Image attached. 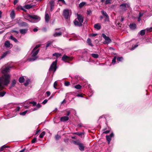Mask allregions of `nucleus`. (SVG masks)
I'll list each match as a JSON object with an SVG mask.
<instances>
[{
    "instance_id": "obj_18",
    "label": "nucleus",
    "mask_w": 152,
    "mask_h": 152,
    "mask_svg": "<svg viewBox=\"0 0 152 152\" xmlns=\"http://www.w3.org/2000/svg\"><path fill=\"white\" fill-rule=\"evenodd\" d=\"M10 69L9 67H6L4 68L2 71V72L4 75L7 74V72L10 71Z\"/></svg>"
},
{
    "instance_id": "obj_47",
    "label": "nucleus",
    "mask_w": 152,
    "mask_h": 152,
    "mask_svg": "<svg viewBox=\"0 0 152 152\" xmlns=\"http://www.w3.org/2000/svg\"><path fill=\"white\" fill-rule=\"evenodd\" d=\"M146 30L148 32H151L152 31V27L147 28L146 29Z\"/></svg>"
},
{
    "instance_id": "obj_43",
    "label": "nucleus",
    "mask_w": 152,
    "mask_h": 152,
    "mask_svg": "<svg viewBox=\"0 0 152 152\" xmlns=\"http://www.w3.org/2000/svg\"><path fill=\"white\" fill-rule=\"evenodd\" d=\"M29 82L30 80L29 79L27 80H26L25 82L24 83V85L26 86H27L29 84Z\"/></svg>"
},
{
    "instance_id": "obj_12",
    "label": "nucleus",
    "mask_w": 152,
    "mask_h": 152,
    "mask_svg": "<svg viewBox=\"0 0 152 152\" xmlns=\"http://www.w3.org/2000/svg\"><path fill=\"white\" fill-rule=\"evenodd\" d=\"M10 148V146L6 145H3L0 148V152H6L7 151L6 148Z\"/></svg>"
},
{
    "instance_id": "obj_41",
    "label": "nucleus",
    "mask_w": 152,
    "mask_h": 152,
    "mask_svg": "<svg viewBox=\"0 0 152 152\" xmlns=\"http://www.w3.org/2000/svg\"><path fill=\"white\" fill-rule=\"evenodd\" d=\"M20 26H28L27 23L25 22H23L20 23Z\"/></svg>"
},
{
    "instance_id": "obj_64",
    "label": "nucleus",
    "mask_w": 152,
    "mask_h": 152,
    "mask_svg": "<svg viewBox=\"0 0 152 152\" xmlns=\"http://www.w3.org/2000/svg\"><path fill=\"white\" fill-rule=\"evenodd\" d=\"M48 101V100H47V99H45L42 102V104H45L47 103Z\"/></svg>"
},
{
    "instance_id": "obj_7",
    "label": "nucleus",
    "mask_w": 152,
    "mask_h": 152,
    "mask_svg": "<svg viewBox=\"0 0 152 152\" xmlns=\"http://www.w3.org/2000/svg\"><path fill=\"white\" fill-rule=\"evenodd\" d=\"M102 37L105 39V41L103 42L104 44H108L111 42V40L110 38L108 37H107L104 34H102Z\"/></svg>"
},
{
    "instance_id": "obj_35",
    "label": "nucleus",
    "mask_w": 152,
    "mask_h": 152,
    "mask_svg": "<svg viewBox=\"0 0 152 152\" xmlns=\"http://www.w3.org/2000/svg\"><path fill=\"white\" fill-rule=\"evenodd\" d=\"M145 30H146V29L145 30H141L140 31V34L142 36H143L145 34Z\"/></svg>"
},
{
    "instance_id": "obj_59",
    "label": "nucleus",
    "mask_w": 152,
    "mask_h": 152,
    "mask_svg": "<svg viewBox=\"0 0 152 152\" xmlns=\"http://www.w3.org/2000/svg\"><path fill=\"white\" fill-rule=\"evenodd\" d=\"M104 20L105 22L107 21H108L109 20V17L108 16L107 17H105V18Z\"/></svg>"
},
{
    "instance_id": "obj_32",
    "label": "nucleus",
    "mask_w": 152,
    "mask_h": 152,
    "mask_svg": "<svg viewBox=\"0 0 152 152\" xmlns=\"http://www.w3.org/2000/svg\"><path fill=\"white\" fill-rule=\"evenodd\" d=\"M53 87L54 88L56 89H58V83L57 81H55L53 84Z\"/></svg>"
},
{
    "instance_id": "obj_20",
    "label": "nucleus",
    "mask_w": 152,
    "mask_h": 152,
    "mask_svg": "<svg viewBox=\"0 0 152 152\" xmlns=\"http://www.w3.org/2000/svg\"><path fill=\"white\" fill-rule=\"evenodd\" d=\"M52 56H56V58H57L58 57L61 56H62V54L61 53H53Z\"/></svg>"
},
{
    "instance_id": "obj_55",
    "label": "nucleus",
    "mask_w": 152,
    "mask_h": 152,
    "mask_svg": "<svg viewBox=\"0 0 152 152\" xmlns=\"http://www.w3.org/2000/svg\"><path fill=\"white\" fill-rule=\"evenodd\" d=\"M146 12L145 11V12ZM144 12H140L139 14V17L141 18L143 15L144 14Z\"/></svg>"
},
{
    "instance_id": "obj_33",
    "label": "nucleus",
    "mask_w": 152,
    "mask_h": 152,
    "mask_svg": "<svg viewBox=\"0 0 152 152\" xmlns=\"http://www.w3.org/2000/svg\"><path fill=\"white\" fill-rule=\"evenodd\" d=\"M73 134H76L79 136H81L84 134V133L83 132H77L74 133Z\"/></svg>"
},
{
    "instance_id": "obj_31",
    "label": "nucleus",
    "mask_w": 152,
    "mask_h": 152,
    "mask_svg": "<svg viewBox=\"0 0 152 152\" xmlns=\"http://www.w3.org/2000/svg\"><path fill=\"white\" fill-rule=\"evenodd\" d=\"M10 39L13 40L15 42L17 43L18 42V40L13 36H11L10 37Z\"/></svg>"
},
{
    "instance_id": "obj_23",
    "label": "nucleus",
    "mask_w": 152,
    "mask_h": 152,
    "mask_svg": "<svg viewBox=\"0 0 152 152\" xmlns=\"http://www.w3.org/2000/svg\"><path fill=\"white\" fill-rule=\"evenodd\" d=\"M87 42L89 45L92 47L93 46V45L91 43V41L90 39L88 38L87 39Z\"/></svg>"
},
{
    "instance_id": "obj_48",
    "label": "nucleus",
    "mask_w": 152,
    "mask_h": 152,
    "mask_svg": "<svg viewBox=\"0 0 152 152\" xmlns=\"http://www.w3.org/2000/svg\"><path fill=\"white\" fill-rule=\"evenodd\" d=\"M27 110H26L23 112H22V113H20V114L21 115H24L26 114L27 113Z\"/></svg>"
},
{
    "instance_id": "obj_44",
    "label": "nucleus",
    "mask_w": 152,
    "mask_h": 152,
    "mask_svg": "<svg viewBox=\"0 0 152 152\" xmlns=\"http://www.w3.org/2000/svg\"><path fill=\"white\" fill-rule=\"evenodd\" d=\"M75 88L77 89H80L81 88L82 86L79 84H77L75 86Z\"/></svg>"
},
{
    "instance_id": "obj_5",
    "label": "nucleus",
    "mask_w": 152,
    "mask_h": 152,
    "mask_svg": "<svg viewBox=\"0 0 152 152\" xmlns=\"http://www.w3.org/2000/svg\"><path fill=\"white\" fill-rule=\"evenodd\" d=\"M74 143L78 146L79 149L81 151H84L85 146L84 144L81 142L79 141H74Z\"/></svg>"
},
{
    "instance_id": "obj_21",
    "label": "nucleus",
    "mask_w": 152,
    "mask_h": 152,
    "mask_svg": "<svg viewBox=\"0 0 152 152\" xmlns=\"http://www.w3.org/2000/svg\"><path fill=\"white\" fill-rule=\"evenodd\" d=\"M94 28L97 30H99L101 28V26L99 23L95 24L94 25Z\"/></svg>"
},
{
    "instance_id": "obj_30",
    "label": "nucleus",
    "mask_w": 152,
    "mask_h": 152,
    "mask_svg": "<svg viewBox=\"0 0 152 152\" xmlns=\"http://www.w3.org/2000/svg\"><path fill=\"white\" fill-rule=\"evenodd\" d=\"M75 78L76 80H77L78 81L80 80H83V78L78 75H76L75 76Z\"/></svg>"
},
{
    "instance_id": "obj_58",
    "label": "nucleus",
    "mask_w": 152,
    "mask_h": 152,
    "mask_svg": "<svg viewBox=\"0 0 152 152\" xmlns=\"http://www.w3.org/2000/svg\"><path fill=\"white\" fill-rule=\"evenodd\" d=\"M29 103L30 104H33V106H35L37 104L36 102H34V101L30 102Z\"/></svg>"
},
{
    "instance_id": "obj_10",
    "label": "nucleus",
    "mask_w": 152,
    "mask_h": 152,
    "mask_svg": "<svg viewBox=\"0 0 152 152\" xmlns=\"http://www.w3.org/2000/svg\"><path fill=\"white\" fill-rule=\"evenodd\" d=\"M49 4L50 8V11H52L54 8L55 0H51L49 2Z\"/></svg>"
},
{
    "instance_id": "obj_11",
    "label": "nucleus",
    "mask_w": 152,
    "mask_h": 152,
    "mask_svg": "<svg viewBox=\"0 0 152 152\" xmlns=\"http://www.w3.org/2000/svg\"><path fill=\"white\" fill-rule=\"evenodd\" d=\"M114 134L113 133H111L109 135H106V140L108 142V144H109L110 143L111 140V138L113 137Z\"/></svg>"
},
{
    "instance_id": "obj_62",
    "label": "nucleus",
    "mask_w": 152,
    "mask_h": 152,
    "mask_svg": "<svg viewBox=\"0 0 152 152\" xmlns=\"http://www.w3.org/2000/svg\"><path fill=\"white\" fill-rule=\"evenodd\" d=\"M37 140V139L36 138H34L31 141V143H33L35 142Z\"/></svg>"
},
{
    "instance_id": "obj_16",
    "label": "nucleus",
    "mask_w": 152,
    "mask_h": 152,
    "mask_svg": "<svg viewBox=\"0 0 152 152\" xmlns=\"http://www.w3.org/2000/svg\"><path fill=\"white\" fill-rule=\"evenodd\" d=\"M129 5L126 3L122 4L120 5L121 8L124 10H125L126 8H129Z\"/></svg>"
},
{
    "instance_id": "obj_52",
    "label": "nucleus",
    "mask_w": 152,
    "mask_h": 152,
    "mask_svg": "<svg viewBox=\"0 0 152 152\" xmlns=\"http://www.w3.org/2000/svg\"><path fill=\"white\" fill-rule=\"evenodd\" d=\"M138 45H134V46L133 45L132 46V48L130 49L131 50H134L138 46Z\"/></svg>"
},
{
    "instance_id": "obj_2",
    "label": "nucleus",
    "mask_w": 152,
    "mask_h": 152,
    "mask_svg": "<svg viewBox=\"0 0 152 152\" xmlns=\"http://www.w3.org/2000/svg\"><path fill=\"white\" fill-rule=\"evenodd\" d=\"M84 17L80 14H77V18H76L74 21V25L75 26L80 27L83 25Z\"/></svg>"
},
{
    "instance_id": "obj_27",
    "label": "nucleus",
    "mask_w": 152,
    "mask_h": 152,
    "mask_svg": "<svg viewBox=\"0 0 152 152\" xmlns=\"http://www.w3.org/2000/svg\"><path fill=\"white\" fill-rule=\"evenodd\" d=\"M25 81V79L23 76L21 77L19 79V81L20 83H23Z\"/></svg>"
},
{
    "instance_id": "obj_60",
    "label": "nucleus",
    "mask_w": 152,
    "mask_h": 152,
    "mask_svg": "<svg viewBox=\"0 0 152 152\" xmlns=\"http://www.w3.org/2000/svg\"><path fill=\"white\" fill-rule=\"evenodd\" d=\"M110 132V130H108L106 131H105L103 132V134H107L109 133Z\"/></svg>"
},
{
    "instance_id": "obj_57",
    "label": "nucleus",
    "mask_w": 152,
    "mask_h": 152,
    "mask_svg": "<svg viewBox=\"0 0 152 152\" xmlns=\"http://www.w3.org/2000/svg\"><path fill=\"white\" fill-rule=\"evenodd\" d=\"M97 35V34H89V36L94 37L96 36Z\"/></svg>"
},
{
    "instance_id": "obj_29",
    "label": "nucleus",
    "mask_w": 152,
    "mask_h": 152,
    "mask_svg": "<svg viewBox=\"0 0 152 152\" xmlns=\"http://www.w3.org/2000/svg\"><path fill=\"white\" fill-rule=\"evenodd\" d=\"M58 1L59 2V4L60 6L66 4L65 1L64 0H58Z\"/></svg>"
},
{
    "instance_id": "obj_25",
    "label": "nucleus",
    "mask_w": 152,
    "mask_h": 152,
    "mask_svg": "<svg viewBox=\"0 0 152 152\" xmlns=\"http://www.w3.org/2000/svg\"><path fill=\"white\" fill-rule=\"evenodd\" d=\"M27 31V29H21L20 30V32L22 34H24L26 33Z\"/></svg>"
},
{
    "instance_id": "obj_19",
    "label": "nucleus",
    "mask_w": 152,
    "mask_h": 152,
    "mask_svg": "<svg viewBox=\"0 0 152 152\" xmlns=\"http://www.w3.org/2000/svg\"><path fill=\"white\" fill-rule=\"evenodd\" d=\"M28 16L30 18L35 20H38L39 18V16L36 15H28Z\"/></svg>"
},
{
    "instance_id": "obj_4",
    "label": "nucleus",
    "mask_w": 152,
    "mask_h": 152,
    "mask_svg": "<svg viewBox=\"0 0 152 152\" xmlns=\"http://www.w3.org/2000/svg\"><path fill=\"white\" fill-rule=\"evenodd\" d=\"M39 51V49L37 50H34V49L33 50L31 53V56L33 58H30L29 60L30 61H34L37 59V57L36 56L38 53Z\"/></svg>"
},
{
    "instance_id": "obj_50",
    "label": "nucleus",
    "mask_w": 152,
    "mask_h": 152,
    "mask_svg": "<svg viewBox=\"0 0 152 152\" xmlns=\"http://www.w3.org/2000/svg\"><path fill=\"white\" fill-rule=\"evenodd\" d=\"M70 85V83L68 81H65L64 83V85L66 86H68Z\"/></svg>"
},
{
    "instance_id": "obj_46",
    "label": "nucleus",
    "mask_w": 152,
    "mask_h": 152,
    "mask_svg": "<svg viewBox=\"0 0 152 152\" xmlns=\"http://www.w3.org/2000/svg\"><path fill=\"white\" fill-rule=\"evenodd\" d=\"M16 10H23V8L21 6H18L16 8Z\"/></svg>"
},
{
    "instance_id": "obj_49",
    "label": "nucleus",
    "mask_w": 152,
    "mask_h": 152,
    "mask_svg": "<svg viewBox=\"0 0 152 152\" xmlns=\"http://www.w3.org/2000/svg\"><path fill=\"white\" fill-rule=\"evenodd\" d=\"M71 113L70 111V110H67L66 111V116H69Z\"/></svg>"
},
{
    "instance_id": "obj_61",
    "label": "nucleus",
    "mask_w": 152,
    "mask_h": 152,
    "mask_svg": "<svg viewBox=\"0 0 152 152\" xmlns=\"http://www.w3.org/2000/svg\"><path fill=\"white\" fill-rule=\"evenodd\" d=\"M83 95H85V94H78L76 96H78V97H83Z\"/></svg>"
},
{
    "instance_id": "obj_9",
    "label": "nucleus",
    "mask_w": 152,
    "mask_h": 152,
    "mask_svg": "<svg viewBox=\"0 0 152 152\" xmlns=\"http://www.w3.org/2000/svg\"><path fill=\"white\" fill-rule=\"evenodd\" d=\"M63 16L66 19H68L69 16V10L68 9L64 10L63 12Z\"/></svg>"
},
{
    "instance_id": "obj_15",
    "label": "nucleus",
    "mask_w": 152,
    "mask_h": 152,
    "mask_svg": "<svg viewBox=\"0 0 152 152\" xmlns=\"http://www.w3.org/2000/svg\"><path fill=\"white\" fill-rule=\"evenodd\" d=\"M50 18L51 17L50 16L48 13H46L45 16V22L47 23H48L50 19Z\"/></svg>"
},
{
    "instance_id": "obj_22",
    "label": "nucleus",
    "mask_w": 152,
    "mask_h": 152,
    "mask_svg": "<svg viewBox=\"0 0 152 152\" xmlns=\"http://www.w3.org/2000/svg\"><path fill=\"white\" fill-rule=\"evenodd\" d=\"M10 17L12 19H14L15 15V11L14 10H13L11 12V13L10 14Z\"/></svg>"
},
{
    "instance_id": "obj_37",
    "label": "nucleus",
    "mask_w": 152,
    "mask_h": 152,
    "mask_svg": "<svg viewBox=\"0 0 152 152\" xmlns=\"http://www.w3.org/2000/svg\"><path fill=\"white\" fill-rule=\"evenodd\" d=\"M16 83V81L15 80H13L12 81L11 86L12 87H14Z\"/></svg>"
},
{
    "instance_id": "obj_1",
    "label": "nucleus",
    "mask_w": 152,
    "mask_h": 152,
    "mask_svg": "<svg viewBox=\"0 0 152 152\" xmlns=\"http://www.w3.org/2000/svg\"><path fill=\"white\" fill-rule=\"evenodd\" d=\"M10 78V75L8 74H5L0 77V91L3 90L4 86H7L9 83Z\"/></svg>"
},
{
    "instance_id": "obj_14",
    "label": "nucleus",
    "mask_w": 152,
    "mask_h": 152,
    "mask_svg": "<svg viewBox=\"0 0 152 152\" xmlns=\"http://www.w3.org/2000/svg\"><path fill=\"white\" fill-rule=\"evenodd\" d=\"M4 46L6 48H12V44H11L9 41L7 40L6 41L4 44Z\"/></svg>"
},
{
    "instance_id": "obj_51",
    "label": "nucleus",
    "mask_w": 152,
    "mask_h": 152,
    "mask_svg": "<svg viewBox=\"0 0 152 152\" xmlns=\"http://www.w3.org/2000/svg\"><path fill=\"white\" fill-rule=\"evenodd\" d=\"M116 59V56H114V58H113V59L112 60V63L113 64H114L115 62V60Z\"/></svg>"
},
{
    "instance_id": "obj_36",
    "label": "nucleus",
    "mask_w": 152,
    "mask_h": 152,
    "mask_svg": "<svg viewBox=\"0 0 152 152\" xmlns=\"http://www.w3.org/2000/svg\"><path fill=\"white\" fill-rule=\"evenodd\" d=\"M6 94V92L4 91H0V97H3Z\"/></svg>"
},
{
    "instance_id": "obj_40",
    "label": "nucleus",
    "mask_w": 152,
    "mask_h": 152,
    "mask_svg": "<svg viewBox=\"0 0 152 152\" xmlns=\"http://www.w3.org/2000/svg\"><path fill=\"white\" fill-rule=\"evenodd\" d=\"M91 56L92 57L95 58H97L99 57V55L97 54H92Z\"/></svg>"
},
{
    "instance_id": "obj_34",
    "label": "nucleus",
    "mask_w": 152,
    "mask_h": 152,
    "mask_svg": "<svg viewBox=\"0 0 152 152\" xmlns=\"http://www.w3.org/2000/svg\"><path fill=\"white\" fill-rule=\"evenodd\" d=\"M45 134V132L43 131L40 134L39 136V137L41 138H42L43 137L44 135Z\"/></svg>"
},
{
    "instance_id": "obj_26",
    "label": "nucleus",
    "mask_w": 152,
    "mask_h": 152,
    "mask_svg": "<svg viewBox=\"0 0 152 152\" xmlns=\"http://www.w3.org/2000/svg\"><path fill=\"white\" fill-rule=\"evenodd\" d=\"M53 43V42L49 41L47 42L46 43V49L47 48L50 46Z\"/></svg>"
},
{
    "instance_id": "obj_42",
    "label": "nucleus",
    "mask_w": 152,
    "mask_h": 152,
    "mask_svg": "<svg viewBox=\"0 0 152 152\" xmlns=\"http://www.w3.org/2000/svg\"><path fill=\"white\" fill-rule=\"evenodd\" d=\"M86 4L85 2H82L79 4V7L81 8L84 6Z\"/></svg>"
},
{
    "instance_id": "obj_17",
    "label": "nucleus",
    "mask_w": 152,
    "mask_h": 152,
    "mask_svg": "<svg viewBox=\"0 0 152 152\" xmlns=\"http://www.w3.org/2000/svg\"><path fill=\"white\" fill-rule=\"evenodd\" d=\"M10 53V50H7L4 52L2 56H1V59H2L5 57L8 54Z\"/></svg>"
},
{
    "instance_id": "obj_24",
    "label": "nucleus",
    "mask_w": 152,
    "mask_h": 152,
    "mask_svg": "<svg viewBox=\"0 0 152 152\" xmlns=\"http://www.w3.org/2000/svg\"><path fill=\"white\" fill-rule=\"evenodd\" d=\"M129 27L131 29H134L136 28V26L135 23H131L130 24Z\"/></svg>"
},
{
    "instance_id": "obj_3",
    "label": "nucleus",
    "mask_w": 152,
    "mask_h": 152,
    "mask_svg": "<svg viewBox=\"0 0 152 152\" xmlns=\"http://www.w3.org/2000/svg\"><path fill=\"white\" fill-rule=\"evenodd\" d=\"M57 60L56 59L52 62L49 69L50 72H52L53 73L55 72L57 68Z\"/></svg>"
},
{
    "instance_id": "obj_53",
    "label": "nucleus",
    "mask_w": 152,
    "mask_h": 152,
    "mask_svg": "<svg viewBox=\"0 0 152 152\" xmlns=\"http://www.w3.org/2000/svg\"><path fill=\"white\" fill-rule=\"evenodd\" d=\"M91 10H88L87 12V14L88 15H90L91 14Z\"/></svg>"
},
{
    "instance_id": "obj_6",
    "label": "nucleus",
    "mask_w": 152,
    "mask_h": 152,
    "mask_svg": "<svg viewBox=\"0 0 152 152\" xmlns=\"http://www.w3.org/2000/svg\"><path fill=\"white\" fill-rule=\"evenodd\" d=\"M73 58L72 57H69L64 55L62 58V60L65 62H69L72 61Z\"/></svg>"
},
{
    "instance_id": "obj_38",
    "label": "nucleus",
    "mask_w": 152,
    "mask_h": 152,
    "mask_svg": "<svg viewBox=\"0 0 152 152\" xmlns=\"http://www.w3.org/2000/svg\"><path fill=\"white\" fill-rule=\"evenodd\" d=\"M24 7L26 9H28L32 8V6L30 5L27 4L25 5Z\"/></svg>"
},
{
    "instance_id": "obj_45",
    "label": "nucleus",
    "mask_w": 152,
    "mask_h": 152,
    "mask_svg": "<svg viewBox=\"0 0 152 152\" xmlns=\"http://www.w3.org/2000/svg\"><path fill=\"white\" fill-rule=\"evenodd\" d=\"M112 1V0H106L105 2V4H110Z\"/></svg>"
},
{
    "instance_id": "obj_63",
    "label": "nucleus",
    "mask_w": 152,
    "mask_h": 152,
    "mask_svg": "<svg viewBox=\"0 0 152 152\" xmlns=\"http://www.w3.org/2000/svg\"><path fill=\"white\" fill-rule=\"evenodd\" d=\"M46 94L47 97L49 96L50 94V93L49 91H48L46 92Z\"/></svg>"
},
{
    "instance_id": "obj_8",
    "label": "nucleus",
    "mask_w": 152,
    "mask_h": 152,
    "mask_svg": "<svg viewBox=\"0 0 152 152\" xmlns=\"http://www.w3.org/2000/svg\"><path fill=\"white\" fill-rule=\"evenodd\" d=\"M124 20V18L122 16H121V18L120 17L118 18V19H117L115 21V23L117 26H118L120 27H121L122 26V24L120 23L123 22Z\"/></svg>"
},
{
    "instance_id": "obj_56",
    "label": "nucleus",
    "mask_w": 152,
    "mask_h": 152,
    "mask_svg": "<svg viewBox=\"0 0 152 152\" xmlns=\"http://www.w3.org/2000/svg\"><path fill=\"white\" fill-rule=\"evenodd\" d=\"M40 46V45H37L34 48V50H36Z\"/></svg>"
},
{
    "instance_id": "obj_13",
    "label": "nucleus",
    "mask_w": 152,
    "mask_h": 152,
    "mask_svg": "<svg viewBox=\"0 0 152 152\" xmlns=\"http://www.w3.org/2000/svg\"><path fill=\"white\" fill-rule=\"evenodd\" d=\"M69 118L67 116H63L60 118V120L61 122H65L68 121Z\"/></svg>"
},
{
    "instance_id": "obj_54",
    "label": "nucleus",
    "mask_w": 152,
    "mask_h": 152,
    "mask_svg": "<svg viewBox=\"0 0 152 152\" xmlns=\"http://www.w3.org/2000/svg\"><path fill=\"white\" fill-rule=\"evenodd\" d=\"M123 58L122 57H118L117 58V60L118 61H122Z\"/></svg>"
},
{
    "instance_id": "obj_39",
    "label": "nucleus",
    "mask_w": 152,
    "mask_h": 152,
    "mask_svg": "<svg viewBox=\"0 0 152 152\" xmlns=\"http://www.w3.org/2000/svg\"><path fill=\"white\" fill-rule=\"evenodd\" d=\"M101 13H102V15L104 16V17H107L108 16V15L106 13V12H105L104 11V10H102L101 11Z\"/></svg>"
},
{
    "instance_id": "obj_28",
    "label": "nucleus",
    "mask_w": 152,
    "mask_h": 152,
    "mask_svg": "<svg viewBox=\"0 0 152 152\" xmlns=\"http://www.w3.org/2000/svg\"><path fill=\"white\" fill-rule=\"evenodd\" d=\"M62 35V33L61 32L58 33L56 32L53 34V36L54 37H57L61 36Z\"/></svg>"
}]
</instances>
